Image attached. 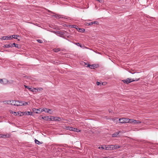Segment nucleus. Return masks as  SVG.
<instances>
[{"label": "nucleus", "instance_id": "obj_24", "mask_svg": "<svg viewBox=\"0 0 158 158\" xmlns=\"http://www.w3.org/2000/svg\"><path fill=\"white\" fill-rule=\"evenodd\" d=\"M53 16L57 19H58V18H61L60 15H53Z\"/></svg>", "mask_w": 158, "mask_h": 158}, {"label": "nucleus", "instance_id": "obj_36", "mask_svg": "<svg viewBox=\"0 0 158 158\" xmlns=\"http://www.w3.org/2000/svg\"><path fill=\"white\" fill-rule=\"evenodd\" d=\"M25 88L28 89L30 90V87L29 86H26V85H24Z\"/></svg>", "mask_w": 158, "mask_h": 158}, {"label": "nucleus", "instance_id": "obj_32", "mask_svg": "<svg viewBox=\"0 0 158 158\" xmlns=\"http://www.w3.org/2000/svg\"><path fill=\"white\" fill-rule=\"evenodd\" d=\"M60 49H59V48H57V49H55V52H57L59 51H60Z\"/></svg>", "mask_w": 158, "mask_h": 158}, {"label": "nucleus", "instance_id": "obj_44", "mask_svg": "<svg viewBox=\"0 0 158 158\" xmlns=\"http://www.w3.org/2000/svg\"><path fill=\"white\" fill-rule=\"evenodd\" d=\"M80 30H81V31H80V32H81V31H84V29H80Z\"/></svg>", "mask_w": 158, "mask_h": 158}, {"label": "nucleus", "instance_id": "obj_3", "mask_svg": "<svg viewBox=\"0 0 158 158\" xmlns=\"http://www.w3.org/2000/svg\"><path fill=\"white\" fill-rule=\"evenodd\" d=\"M43 90L42 88H30V91H32L33 93L42 90Z\"/></svg>", "mask_w": 158, "mask_h": 158}, {"label": "nucleus", "instance_id": "obj_6", "mask_svg": "<svg viewBox=\"0 0 158 158\" xmlns=\"http://www.w3.org/2000/svg\"><path fill=\"white\" fill-rule=\"evenodd\" d=\"M122 81L126 84H128L132 82V79L128 78L126 79L122 80Z\"/></svg>", "mask_w": 158, "mask_h": 158}, {"label": "nucleus", "instance_id": "obj_16", "mask_svg": "<svg viewBox=\"0 0 158 158\" xmlns=\"http://www.w3.org/2000/svg\"><path fill=\"white\" fill-rule=\"evenodd\" d=\"M106 145H103L102 147H98V148L100 150H102L104 149H105Z\"/></svg>", "mask_w": 158, "mask_h": 158}, {"label": "nucleus", "instance_id": "obj_34", "mask_svg": "<svg viewBox=\"0 0 158 158\" xmlns=\"http://www.w3.org/2000/svg\"><path fill=\"white\" fill-rule=\"evenodd\" d=\"M38 109V111H39V112H39V113H41L42 112H41V110H42V109L41 108H39V109Z\"/></svg>", "mask_w": 158, "mask_h": 158}, {"label": "nucleus", "instance_id": "obj_21", "mask_svg": "<svg viewBox=\"0 0 158 158\" xmlns=\"http://www.w3.org/2000/svg\"><path fill=\"white\" fill-rule=\"evenodd\" d=\"M119 134V132H115L113 134H112V136L113 137H116L117 136V135H118Z\"/></svg>", "mask_w": 158, "mask_h": 158}, {"label": "nucleus", "instance_id": "obj_22", "mask_svg": "<svg viewBox=\"0 0 158 158\" xmlns=\"http://www.w3.org/2000/svg\"><path fill=\"white\" fill-rule=\"evenodd\" d=\"M66 129L67 130H69L72 131V129H73V127L69 126L66 127Z\"/></svg>", "mask_w": 158, "mask_h": 158}, {"label": "nucleus", "instance_id": "obj_15", "mask_svg": "<svg viewBox=\"0 0 158 158\" xmlns=\"http://www.w3.org/2000/svg\"><path fill=\"white\" fill-rule=\"evenodd\" d=\"M72 131H74L78 132L80 131L78 129L76 128H73V129H72Z\"/></svg>", "mask_w": 158, "mask_h": 158}, {"label": "nucleus", "instance_id": "obj_40", "mask_svg": "<svg viewBox=\"0 0 158 158\" xmlns=\"http://www.w3.org/2000/svg\"><path fill=\"white\" fill-rule=\"evenodd\" d=\"M10 113H12V114H13L14 112L12 110H10Z\"/></svg>", "mask_w": 158, "mask_h": 158}, {"label": "nucleus", "instance_id": "obj_5", "mask_svg": "<svg viewBox=\"0 0 158 158\" xmlns=\"http://www.w3.org/2000/svg\"><path fill=\"white\" fill-rule=\"evenodd\" d=\"M0 83L2 84H8V81L6 79H0Z\"/></svg>", "mask_w": 158, "mask_h": 158}, {"label": "nucleus", "instance_id": "obj_30", "mask_svg": "<svg viewBox=\"0 0 158 158\" xmlns=\"http://www.w3.org/2000/svg\"><path fill=\"white\" fill-rule=\"evenodd\" d=\"M139 78H138V79H136L135 80H134L133 79H132V82L134 81H139Z\"/></svg>", "mask_w": 158, "mask_h": 158}, {"label": "nucleus", "instance_id": "obj_29", "mask_svg": "<svg viewBox=\"0 0 158 158\" xmlns=\"http://www.w3.org/2000/svg\"><path fill=\"white\" fill-rule=\"evenodd\" d=\"M82 65H84V66H85L86 67H87V66L88 65V64H87V63H85V62H83L82 63Z\"/></svg>", "mask_w": 158, "mask_h": 158}, {"label": "nucleus", "instance_id": "obj_17", "mask_svg": "<svg viewBox=\"0 0 158 158\" xmlns=\"http://www.w3.org/2000/svg\"><path fill=\"white\" fill-rule=\"evenodd\" d=\"M98 23V22H97V21L93 22H90V23H89L88 25H92L93 24H97Z\"/></svg>", "mask_w": 158, "mask_h": 158}, {"label": "nucleus", "instance_id": "obj_7", "mask_svg": "<svg viewBox=\"0 0 158 158\" xmlns=\"http://www.w3.org/2000/svg\"><path fill=\"white\" fill-rule=\"evenodd\" d=\"M50 119L52 120H54V121H60L61 120V118L59 117H54V116L51 117Z\"/></svg>", "mask_w": 158, "mask_h": 158}, {"label": "nucleus", "instance_id": "obj_43", "mask_svg": "<svg viewBox=\"0 0 158 158\" xmlns=\"http://www.w3.org/2000/svg\"><path fill=\"white\" fill-rule=\"evenodd\" d=\"M80 30H81V31H80V32H81V31H84V29H80Z\"/></svg>", "mask_w": 158, "mask_h": 158}, {"label": "nucleus", "instance_id": "obj_35", "mask_svg": "<svg viewBox=\"0 0 158 158\" xmlns=\"http://www.w3.org/2000/svg\"><path fill=\"white\" fill-rule=\"evenodd\" d=\"M13 45H14V47H16L18 48V45L17 44L15 43H13Z\"/></svg>", "mask_w": 158, "mask_h": 158}, {"label": "nucleus", "instance_id": "obj_8", "mask_svg": "<svg viewBox=\"0 0 158 158\" xmlns=\"http://www.w3.org/2000/svg\"><path fill=\"white\" fill-rule=\"evenodd\" d=\"M15 101L13 100H8L6 101L5 103H6L8 104H10L12 105H14Z\"/></svg>", "mask_w": 158, "mask_h": 158}, {"label": "nucleus", "instance_id": "obj_42", "mask_svg": "<svg viewBox=\"0 0 158 158\" xmlns=\"http://www.w3.org/2000/svg\"><path fill=\"white\" fill-rule=\"evenodd\" d=\"M80 30H81V31H80V32H81V31H84V29H80Z\"/></svg>", "mask_w": 158, "mask_h": 158}, {"label": "nucleus", "instance_id": "obj_13", "mask_svg": "<svg viewBox=\"0 0 158 158\" xmlns=\"http://www.w3.org/2000/svg\"><path fill=\"white\" fill-rule=\"evenodd\" d=\"M120 148V146H119L118 145H113V150L114 149H117L118 148Z\"/></svg>", "mask_w": 158, "mask_h": 158}, {"label": "nucleus", "instance_id": "obj_27", "mask_svg": "<svg viewBox=\"0 0 158 158\" xmlns=\"http://www.w3.org/2000/svg\"><path fill=\"white\" fill-rule=\"evenodd\" d=\"M14 82V81L10 80V81H8V84H13Z\"/></svg>", "mask_w": 158, "mask_h": 158}, {"label": "nucleus", "instance_id": "obj_23", "mask_svg": "<svg viewBox=\"0 0 158 158\" xmlns=\"http://www.w3.org/2000/svg\"><path fill=\"white\" fill-rule=\"evenodd\" d=\"M3 47L4 48H9L10 47V44H6Z\"/></svg>", "mask_w": 158, "mask_h": 158}, {"label": "nucleus", "instance_id": "obj_41", "mask_svg": "<svg viewBox=\"0 0 158 158\" xmlns=\"http://www.w3.org/2000/svg\"><path fill=\"white\" fill-rule=\"evenodd\" d=\"M77 26H76V25H73V28H76V27H77Z\"/></svg>", "mask_w": 158, "mask_h": 158}, {"label": "nucleus", "instance_id": "obj_1", "mask_svg": "<svg viewBox=\"0 0 158 158\" xmlns=\"http://www.w3.org/2000/svg\"><path fill=\"white\" fill-rule=\"evenodd\" d=\"M27 104V103L24 102L22 101H15L14 105L17 106H22L23 105H26Z\"/></svg>", "mask_w": 158, "mask_h": 158}, {"label": "nucleus", "instance_id": "obj_20", "mask_svg": "<svg viewBox=\"0 0 158 158\" xmlns=\"http://www.w3.org/2000/svg\"><path fill=\"white\" fill-rule=\"evenodd\" d=\"M35 143L37 144H41L42 143L40 142L37 139H35Z\"/></svg>", "mask_w": 158, "mask_h": 158}, {"label": "nucleus", "instance_id": "obj_11", "mask_svg": "<svg viewBox=\"0 0 158 158\" xmlns=\"http://www.w3.org/2000/svg\"><path fill=\"white\" fill-rule=\"evenodd\" d=\"M10 137L9 134H0V138H9Z\"/></svg>", "mask_w": 158, "mask_h": 158}, {"label": "nucleus", "instance_id": "obj_14", "mask_svg": "<svg viewBox=\"0 0 158 158\" xmlns=\"http://www.w3.org/2000/svg\"><path fill=\"white\" fill-rule=\"evenodd\" d=\"M87 67H89L91 69L94 68L95 66L94 64H88L87 66Z\"/></svg>", "mask_w": 158, "mask_h": 158}, {"label": "nucleus", "instance_id": "obj_25", "mask_svg": "<svg viewBox=\"0 0 158 158\" xmlns=\"http://www.w3.org/2000/svg\"><path fill=\"white\" fill-rule=\"evenodd\" d=\"M141 122L139 120H135L134 121V123H140Z\"/></svg>", "mask_w": 158, "mask_h": 158}, {"label": "nucleus", "instance_id": "obj_47", "mask_svg": "<svg viewBox=\"0 0 158 158\" xmlns=\"http://www.w3.org/2000/svg\"><path fill=\"white\" fill-rule=\"evenodd\" d=\"M28 114H30V112L28 111Z\"/></svg>", "mask_w": 158, "mask_h": 158}, {"label": "nucleus", "instance_id": "obj_18", "mask_svg": "<svg viewBox=\"0 0 158 158\" xmlns=\"http://www.w3.org/2000/svg\"><path fill=\"white\" fill-rule=\"evenodd\" d=\"M32 110H33V112H34V113H39V112H38V109H36L35 108H33V109H32Z\"/></svg>", "mask_w": 158, "mask_h": 158}, {"label": "nucleus", "instance_id": "obj_2", "mask_svg": "<svg viewBox=\"0 0 158 158\" xmlns=\"http://www.w3.org/2000/svg\"><path fill=\"white\" fill-rule=\"evenodd\" d=\"M128 120V118H122L119 119V122L122 123H127L129 122Z\"/></svg>", "mask_w": 158, "mask_h": 158}, {"label": "nucleus", "instance_id": "obj_28", "mask_svg": "<svg viewBox=\"0 0 158 158\" xmlns=\"http://www.w3.org/2000/svg\"><path fill=\"white\" fill-rule=\"evenodd\" d=\"M74 44L77 45V46H80L81 48L82 47L81 45L79 43H74Z\"/></svg>", "mask_w": 158, "mask_h": 158}, {"label": "nucleus", "instance_id": "obj_26", "mask_svg": "<svg viewBox=\"0 0 158 158\" xmlns=\"http://www.w3.org/2000/svg\"><path fill=\"white\" fill-rule=\"evenodd\" d=\"M11 36V38H13L16 39H17V37H19V36L17 35H13Z\"/></svg>", "mask_w": 158, "mask_h": 158}, {"label": "nucleus", "instance_id": "obj_4", "mask_svg": "<svg viewBox=\"0 0 158 158\" xmlns=\"http://www.w3.org/2000/svg\"><path fill=\"white\" fill-rule=\"evenodd\" d=\"M47 112L49 113L50 114H52V111L50 109H47L46 108H44L42 109L41 110V112Z\"/></svg>", "mask_w": 158, "mask_h": 158}, {"label": "nucleus", "instance_id": "obj_31", "mask_svg": "<svg viewBox=\"0 0 158 158\" xmlns=\"http://www.w3.org/2000/svg\"><path fill=\"white\" fill-rule=\"evenodd\" d=\"M37 41L39 43H42L43 42V41L41 40H37Z\"/></svg>", "mask_w": 158, "mask_h": 158}, {"label": "nucleus", "instance_id": "obj_19", "mask_svg": "<svg viewBox=\"0 0 158 158\" xmlns=\"http://www.w3.org/2000/svg\"><path fill=\"white\" fill-rule=\"evenodd\" d=\"M128 120L129 122H128V123H134V121L135 120L134 119H128Z\"/></svg>", "mask_w": 158, "mask_h": 158}, {"label": "nucleus", "instance_id": "obj_46", "mask_svg": "<svg viewBox=\"0 0 158 158\" xmlns=\"http://www.w3.org/2000/svg\"><path fill=\"white\" fill-rule=\"evenodd\" d=\"M48 12H52V11H50L49 10H48Z\"/></svg>", "mask_w": 158, "mask_h": 158}, {"label": "nucleus", "instance_id": "obj_37", "mask_svg": "<svg viewBox=\"0 0 158 158\" xmlns=\"http://www.w3.org/2000/svg\"><path fill=\"white\" fill-rule=\"evenodd\" d=\"M98 1L100 3H102L103 2V0H96Z\"/></svg>", "mask_w": 158, "mask_h": 158}, {"label": "nucleus", "instance_id": "obj_39", "mask_svg": "<svg viewBox=\"0 0 158 158\" xmlns=\"http://www.w3.org/2000/svg\"><path fill=\"white\" fill-rule=\"evenodd\" d=\"M10 47H14V45H13V44H10Z\"/></svg>", "mask_w": 158, "mask_h": 158}, {"label": "nucleus", "instance_id": "obj_33", "mask_svg": "<svg viewBox=\"0 0 158 158\" xmlns=\"http://www.w3.org/2000/svg\"><path fill=\"white\" fill-rule=\"evenodd\" d=\"M97 85H101V83L100 82L97 81L96 83Z\"/></svg>", "mask_w": 158, "mask_h": 158}, {"label": "nucleus", "instance_id": "obj_10", "mask_svg": "<svg viewBox=\"0 0 158 158\" xmlns=\"http://www.w3.org/2000/svg\"><path fill=\"white\" fill-rule=\"evenodd\" d=\"M11 38V36H3L1 38V40H6L10 39Z\"/></svg>", "mask_w": 158, "mask_h": 158}, {"label": "nucleus", "instance_id": "obj_12", "mask_svg": "<svg viewBox=\"0 0 158 158\" xmlns=\"http://www.w3.org/2000/svg\"><path fill=\"white\" fill-rule=\"evenodd\" d=\"M113 145H109L107 146L106 145L105 150H113Z\"/></svg>", "mask_w": 158, "mask_h": 158}, {"label": "nucleus", "instance_id": "obj_38", "mask_svg": "<svg viewBox=\"0 0 158 158\" xmlns=\"http://www.w3.org/2000/svg\"><path fill=\"white\" fill-rule=\"evenodd\" d=\"M48 117H42V118L44 120H45L47 118L48 119Z\"/></svg>", "mask_w": 158, "mask_h": 158}, {"label": "nucleus", "instance_id": "obj_45", "mask_svg": "<svg viewBox=\"0 0 158 158\" xmlns=\"http://www.w3.org/2000/svg\"><path fill=\"white\" fill-rule=\"evenodd\" d=\"M30 115H31L32 113L31 111H30Z\"/></svg>", "mask_w": 158, "mask_h": 158}, {"label": "nucleus", "instance_id": "obj_9", "mask_svg": "<svg viewBox=\"0 0 158 158\" xmlns=\"http://www.w3.org/2000/svg\"><path fill=\"white\" fill-rule=\"evenodd\" d=\"M13 114L15 115H19L20 116L23 115L24 114L23 113V112H22L20 111L18 112H14Z\"/></svg>", "mask_w": 158, "mask_h": 158}]
</instances>
